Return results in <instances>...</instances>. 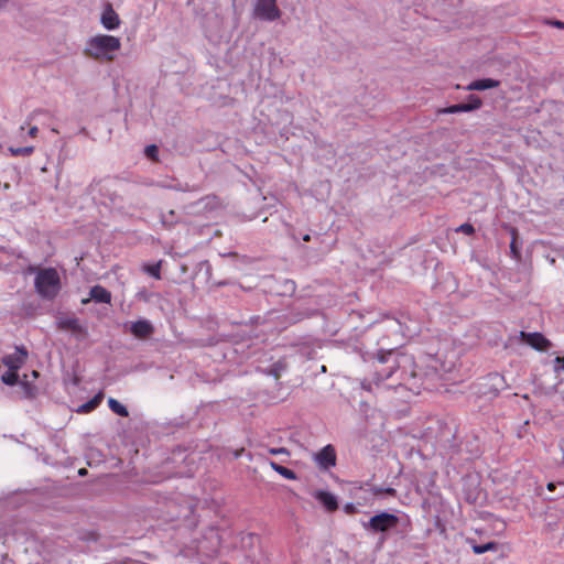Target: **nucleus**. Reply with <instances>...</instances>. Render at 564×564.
<instances>
[{
    "label": "nucleus",
    "instance_id": "f257e3e1",
    "mask_svg": "<svg viewBox=\"0 0 564 564\" xmlns=\"http://www.w3.org/2000/svg\"><path fill=\"white\" fill-rule=\"evenodd\" d=\"M121 47L119 37L108 34H99L90 37L84 48V54L96 61L112 62L115 53Z\"/></svg>",
    "mask_w": 564,
    "mask_h": 564
},
{
    "label": "nucleus",
    "instance_id": "f03ea898",
    "mask_svg": "<svg viewBox=\"0 0 564 564\" xmlns=\"http://www.w3.org/2000/svg\"><path fill=\"white\" fill-rule=\"evenodd\" d=\"M36 293L45 300H54L61 291V276L55 268H44L36 271L34 279Z\"/></svg>",
    "mask_w": 564,
    "mask_h": 564
},
{
    "label": "nucleus",
    "instance_id": "7ed1b4c3",
    "mask_svg": "<svg viewBox=\"0 0 564 564\" xmlns=\"http://www.w3.org/2000/svg\"><path fill=\"white\" fill-rule=\"evenodd\" d=\"M399 523V518L389 512H380L372 516L364 528L373 533H384L394 529Z\"/></svg>",
    "mask_w": 564,
    "mask_h": 564
},
{
    "label": "nucleus",
    "instance_id": "20e7f679",
    "mask_svg": "<svg viewBox=\"0 0 564 564\" xmlns=\"http://www.w3.org/2000/svg\"><path fill=\"white\" fill-rule=\"evenodd\" d=\"M56 325L59 330L69 332L77 340L88 337L87 327L75 316L63 315L57 318Z\"/></svg>",
    "mask_w": 564,
    "mask_h": 564
},
{
    "label": "nucleus",
    "instance_id": "39448f33",
    "mask_svg": "<svg viewBox=\"0 0 564 564\" xmlns=\"http://www.w3.org/2000/svg\"><path fill=\"white\" fill-rule=\"evenodd\" d=\"M254 17L264 21H274L281 17V11L276 4H269L265 0H258L254 6Z\"/></svg>",
    "mask_w": 564,
    "mask_h": 564
},
{
    "label": "nucleus",
    "instance_id": "423d86ee",
    "mask_svg": "<svg viewBox=\"0 0 564 564\" xmlns=\"http://www.w3.org/2000/svg\"><path fill=\"white\" fill-rule=\"evenodd\" d=\"M520 338L535 350L545 351L551 347V341L541 333L520 332Z\"/></svg>",
    "mask_w": 564,
    "mask_h": 564
},
{
    "label": "nucleus",
    "instance_id": "0eeeda50",
    "mask_svg": "<svg viewBox=\"0 0 564 564\" xmlns=\"http://www.w3.org/2000/svg\"><path fill=\"white\" fill-rule=\"evenodd\" d=\"M28 351L24 347H17L13 354H9L2 358V364L9 369L19 370L25 362Z\"/></svg>",
    "mask_w": 564,
    "mask_h": 564
},
{
    "label": "nucleus",
    "instance_id": "6e6552de",
    "mask_svg": "<svg viewBox=\"0 0 564 564\" xmlns=\"http://www.w3.org/2000/svg\"><path fill=\"white\" fill-rule=\"evenodd\" d=\"M317 465L322 469H329L336 465V452L332 445L324 446L315 456Z\"/></svg>",
    "mask_w": 564,
    "mask_h": 564
},
{
    "label": "nucleus",
    "instance_id": "1a4fd4ad",
    "mask_svg": "<svg viewBox=\"0 0 564 564\" xmlns=\"http://www.w3.org/2000/svg\"><path fill=\"white\" fill-rule=\"evenodd\" d=\"M130 332L134 337L145 339L154 333V327L149 321L139 319L130 325Z\"/></svg>",
    "mask_w": 564,
    "mask_h": 564
},
{
    "label": "nucleus",
    "instance_id": "9d476101",
    "mask_svg": "<svg viewBox=\"0 0 564 564\" xmlns=\"http://www.w3.org/2000/svg\"><path fill=\"white\" fill-rule=\"evenodd\" d=\"M314 497L325 507L327 511L333 512L338 509L337 498L333 494L324 490H317L314 494Z\"/></svg>",
    "mask_w": 564,
    "mask_h": 564
},
{
    "label": "nucleus",
    "instance_id": "9b49d317",
    "mask_svg": "<svg viewBox=\"0 0 564 564\" xmlns=\"http://www.w3.org/2000/svg\"><path fill=\"white\" fill-rule=\"evenodd\" d=\"M101 23L107 30H115L120 24L119 17L110 4L102 12Z\"/></svg>",
    "mask_w": 564,
    "mask_h": 564
},
{
    "label": "nucleus",
    "instance_id": "f8f14e48",
    "mask_svg": "<svg viewBox=\"0 0 564 564\" xmlns=\"http://www.w3.org/2000/svg\"><path fill=\"white\" fill-rule=\"evenodd\" d=\"M500 85L499 80L492 78H482L471 82L468 86V90H486L490 88H496Z\"/></svg>",
    "mask_w": 564,
    "mask_h": 564
},
{
    "label": "nucleus",
    "instance_id": "ddd939ff",
    "mask_svg": "<svg viewBox=\"0 0 564 564\" xmlns=\"http://www.w3.org/2000/svg\"><path fill=\"white\" fill-rule=\"evenodd\" d=\"M90 297L97 303H110L111 293L101 285H95L90 289Z\"/></svg>",
    "mask_w": 564,
    "mask_h": 564
},
{
    "label": "nucleus",
    "instance_id": "4468645a",
    "mask_svg": "<svg viewBox=\"0 0 564 564\" xmlns=\"http://www.w3.org/2000/svg\"><path fill=\"white\" fill-rule=\"evenodd\" d=\"M510 234H511L510 253H511L512 258L518 261L521 259V251H520V248L518 247L519 232H518L517 228L511 227Z\"/></svg>",
    "mask_w": 564,
    "mask_h": 564
},
{
    "label": "nucleus",
    "instance_id": "2eb2a0df",
    "mask_svg": "<svg viewBox=\"0 0 564 564\" xmlns=\"http://www.w3.org/2000/svg\"><path fill=\"white\" fill-rule=\"evenodd\" d=\"M198 204H202L205 209H217L221 206V199L217 195H206L200 198Z\"/></svg>",
    "mask_w": 564,
    "mask_h": 564
},
{
    "label": "nucleus",
    "instance_id": "dca6fc26",
    "mask_svg": "<svg viewBox=\"0 0 564 564\" xmlns=\"http://www.w3.org/2000/svg\"><path fill=\"white\" fill-rule=\"evenodd\" d=\"M270 466L274 471H276L279 475L284 477L285 479H290V480L296 479V474L292 469L286 468L282 465H279L278 463H275L273 460L270 462Z\"/></svg>",
    "mask_w": 564,
    "mask_h": 564
},
{
    "label": "nucleus",
    "instance_id": "f3484780",
    "mask_svg": "<svg viewBox=\"0 0 564 564\" xmlns=\"http://www.w3.org/2000/svg\"><path fill=\"white\" fill-rule=\"evenodd\" d=\"M104 393L99 392L94 398H91L89 401L80 405V412L88 413L93 410H95L102 401Z\"/></svg>",
    "mask_w": 564,
    "mask_h": 564
},
{
    "label": "nucleus",
    "instance_id": "a211bd4d",
    "mask_svg": "<svg viewBox=\"0 0 564 564\" xmlns=\"http://www.w3.org/2000/svg\"><path fill=\"white\" fill-rule=\"evenodd\" d=\"M108 406L113 413L120 416L127 417L129 415L127 408L113 398L108 399Z\"/></svg>",
    "mask_w": 564,
    "mask_h": 564
},
{
    "label": "nucleus",
    "instance_id": "6ab92c4d",
    "mask_svg": "<svg viewBox=\"0 0 564 564\" xmlns=\"http://www.w3.org/2000/svg\"><path fill=\"white\" fill-rule=\"evenodd\" d=\"M8 150L13 156H30L34 152L35 148L33 145L9 147Z\"/></svg>",
    "mask_w": 564,
    "mask_h": 564
},
{
    "label": "nucleus",
    "instance_id": "aec40b11",
    "mask_svg": "<svg viewBox=\"0 0 564 564\" xmlns=\"http://www.w3.org/2000/svg\"><path fill=\"white\" fill-rule=\"evenodd\" d=\"M391 361V366L389 367V371L382 375V378L387 379L390 378L395 369L397 366H399V361L397 360V357L394 354L389 352L387 358H382L381 362H388Z\"/></svg>",
    "mask_w": 564,
    "mask_h": 564
},
{
    "label": "nucleus",
    "instance_id": "412c9836",
    "mask_svg": "<svg viewBox=\"0 0 564 564\" xmlns=\"http://www.w3.org/2000/svg\"><path fill=\"white\" fill-rule=\"evenodd\" d=\"M18 371L19 370H13V369H9L8 368V371H6L3 375H2V381L6 383V384H9V386H13L18 382L19 380V375H18Z\"/></svg>",
    "mask_w": 564,
    "mask_h": 564
},
{
    "label": "nucleus",
    "instance_id": "4be33fe9",
    "mask_svg": "<svg viewBox=\"0 0 564 564\" xmlns=\"http://www.w3.org/2000/svg\"><path fill=\"white\" fill-rule=\"evenodd\" d=\"M497 549V544L495 542H488L485 544H477L473 546V552L475 554H484L489 551H495Z\"/></svg>",
    "mask_w": 564,
    "mask_h": 564
},
{
    "label": "nucleus",
    "instance_id": "5701e85b",
    "mask_svg": "<svg viewBox=\"0 0 564 564\" xmlns=\"http://www.w3.org/2000/svg\"><path fill=\"white\" fill-rule=\"evenodd\" d=\"M469 107L465 104L453 105L447 108L442 109L440 112L442 113H456V112H468Z\"/></svg>",
    "mask_w": 564,
    "mask_h": 564
},
{
    "label": "nucleus",
    "instance_id": "b1692460",
    "mask_svg": "<svg viewBox=\"0 0 564 564\" xmlns=\"http://www.w3.org/2000/svg\"><path fill=\"white\" fill-rule=\"evenodd\" d=\"M467 107H469V111L479 109L482 105L481 99L476 95H470L468 98V102L465 104Z\"/></svg>",
    "mask_w": 564,
    "mask_h": 564
},
{
    "label": "nucleus",
    "instance_id": "393cba45",
    "mask_svg": "<svg viewBox=\"0 0 564 564\" xmlns=\"http://www.w3.org/2000/svg\"><path fill=\"white\" fill-rule=\"evenodd\" d=\"M371 492L375 495V496H379V495H388V496H392L394 497L397 495V490L392 487H388V488H381V487H373L371 489Z\"/></svg>",
    "mask_w": 564,
    "mask_h": 564
},
{
    "label": "nucleus",
    "instance_id": "a878e982",
    "mask_svg": "<svg viewBox=\"0 0 564 564\" xmlns=\"http://www.w3.org/2000/svg\"><path fill=\"white\" fill-rule=\"evenodd\" d=\"M158 152L159 149L154 144L148 145L145 148V155L153 161H158Z\"/></svg>",
    "mask_w": 564,
    "mask_h": 564
},
{
    "label": "nucleus",
    "instance_id": "bb28decb",
    "mask_svg": "<svg viewBox=\"0 0 564 564\" xmlns=\"http://www.w3.org/2000/svg\"><path fill=\"white\" fill-rule=\"evenodd\" d=\"M457 232H463L465 235H473L475 232V228L471 224H468V223H465V224H462L457 229H456Z\"/></svg>",
    "mask_w": 564,
    "mask_h": 564
},
{
    "label": "nucleus",
    "instance_id": "cd10ccee",
    "mask_svg": "<svg viewBox=\"0 0 564 564\" xmlns=\"http://www.w3.org/2000/svg\"><path fill=\"white\" fill-rule=\"evenodd\" d=\"M147 271L153 278L161 279V272H160V265L159 264L148 267Z\"/></svg>",
    "mask_w": 564,
    "mask_h": 564
},
{
    "label": "nucleus",
    "instance_id": "c85d7f7f",
    "mask_svg": "<svg viewBox=\"0 0 564 564\" xmlns=\"http://www.w3.org/2000/svg\"><path fill=\"white\" fill-rule=\"evenodd\" d=\"M269 453L271 455H280V454H283V455H290V452L288 448L285 447H279V448H270L269 449Z\"/></svg>",
    "mask_w": 564,
    "mask_h": 564
},
{
    "label": "nucleus",
    "instance_id": "c756f323",
    "mask_svg": "<svg viewBox=\"0 0 564 564\" xmlns=\"http://www.w3.org/2000/svg\"><path fill=\"white\" fill-rule=\"evenodd\" d=\"M344 511L347 514H355L357 512V507L354 503L349 502L344 506Z\"/></svg>",
    "mask_w": 564,
    "mask_h": 564
},
{
    "label": "nucleus",
    "instance_id": "7c9ffc66",
    "mask_svg": "<svg viewBox=\"0 0 564 564\" xmlns=\"http://www.w3.org/2000/svg\"><path fill=\"white\" fill-rule=\"evenodd\" d=\"M554 364H555V370L557 371L561 368L564 369V357H560L557 356L555 359H554Z\"/></svg>",
    "mask_w": 564,
    "mask_h": 564
},
{
    "label": "nucleus",
    "instance_id": "2f4dec72",
    "mask_svg": "<svg viewBox=\"0 0 564 564\" xmlns=\"http://www.w3.org/2000/svg\"><path fill=\"white\" fill-rule=\"evenodd\" d=\"M39 133V128L36 126H33L29 129L28 134L31 138H36Z\"/></svg>",
    "mask_w": 564,
    "mask_h": 564
},
{
    "label": "nucleus",
    "instance_id": "473e14b6",
    "mask_svg": "<svg viewBox=\"0 0 564 564\" xmlns=\"http://www.w3.org/2000/svg\"><path fill=\"white\" fill-rule=\"evenodd\" d=\"M550 24L553 25V26H556L558 29H564V22H562V21H557V20L556 21H552V22H550Z\"/></svg>",
    "mask_w": 564,
    "mask_h": 564
},
{
    "label": "nucleus",
    "instance_id": "72a5a7b5",
    "mask_svg": "<svg viewBox=\"0 0 564 564\" xmlns=\"http://www.w3.org/2000/svg\"><path fill=\"white\" fill-rule=\"evenodd\" d=\"M546 487L550 491H553L555 489V485L553 482H549Z\"/></svg>",
    "mask_w": 564,
    "mask_h": 564
},
{
    "label": "nucleus",
    "instance_id": "f704fd0d",
    "mask_svg": "<svg viewBox=\"0 0 564 564\" xmlns=\"http://www.w3.org/2000/svg\"><path fill=\"white\" fill-rule=\"evenodd\" d=\"M242 452H243V448H240L239 451H236L235 452V457H239Z\"/></svg>",
    "mask_w": 564,
    "mask_h": 564
},
{
    "label": "nucleus",
    "instance_id": "c9c22d12",
    "mask_svg": "<svg viewBox=\"0 0 564 564\" xmlns=\"http://www.w3.org/2000/svg\"><path fill=\"white\" fill-rule=\"evenodd\" d=\"M78 474H79L80 476H84V475H86V474H87V470H86L85 468H82V469H79Z\"/></svg>",
    "mask_w": 564,
    "mask_h": 564
},
{
    "label": "nucleus",
    "instance_id": "e433bc0d",
    "mask_svg": "<svg viewBox=\"0 0 564 564\" xmlns=\"http://www.w3.org/2000/svg\"><path fill=\"white\" fill-rule=\"evenodd\" d=\"M9 0H0V9L7 4Z\"/></svg>",
    "mask_w": 564,
    "mask_h": 564
},
{
    "label": "nucleus",
    "instance_id": "4c0bfd02",
    "mask_svg": "<svg viewBox=\"0 0 564 564\" xmlns=\"http://www.w3.org/2000/svg\"><path fill=\"white\" fill-rule=\"evenodd\" d=\"M303 240H304V241H306V242H307V241H310V240H311V236H310V235H305V236L303 237Z\"/></svg>",
    "mask_w": 564,
    "mask_h": 564
},
{
    "label": "nucleus",
    "instance_id": "58836bf2",
    "mask_svg": "<svg viewBox=\"0 0 564 564\" xmlns=\"http://www.w3.org/2000/svg\"><path fill=\"white\" fill-rule=\"evenodd\" d=\"M560 447H561V449H562V451H564V440H562V441L560 442Z\"/></svg>",
    "mask_w": 564,
    "mask_h": 564
},
{
    "label": "nucleus",
    "instance_id": "ea45409f",
    "mask_svg": "<svg viewBox=\"0 0 564 564\" xmlns=\"http://www.w3.org/2000/svg\"><path fill=\"white\" fill-rule=\"evenodd\" d=\"M40 112H43L42 110H35L33 111L32 116L36 115V113H40Z\"/></svg>",
    "mask_w": 564,
    "mask_h": 564
},
{
    "label": "nucleus",
    "instance_id": "a19ab883",
    "mask_svg": "<svg viewBox=\"0 0 564 564\" xmlns=\"http://www.w3.org/2000/svg\"><path fill=\"white\" fill-rule=\"evenodd\" d=\"M561 465L564 466V455H563V458L561 460Z\"/></svg>",
    "mask_w": 564,
    "mask_h": 564
}]
</instances>
